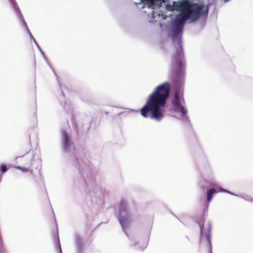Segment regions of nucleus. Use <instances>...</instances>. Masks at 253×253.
I'll list each match as a JSON object with an SVG mask.
<instances>
[{
  "mask_svg": "<svg viewBox=\"0 0 253 253\" xmlns=\"http://www.w3.org/2000/svg\"><path fill=\"white\" fill-rule=\"evenodd\" d=\"M180 14L176 16L172 22L173 28L172 36L174 42V50L171 55V63L173 69L181 71L185 65V59L182 46L181 37L182 29L185 20L191 19L192 21L198 20L201 16L208 12L205 5L199 3H193L187 9L180 11Z\"/></svg>",
  "mask_w": 253,
  "mask_h": 253,
  "instance_id": "obj_1",
  "label": "nucleus"
},
{
  "mask_svg": "<svg viewBox=\"0 0 253 253\" xmlns=\"http://www.w3.org/2000/svg\"><path fill=\"white\" fill-rule=\"evenodd\" d=\"M16 168L18 169L21 170L23 172H28L30 171V169L25 167H22L21 166H18Z\"/></svg>",
  "mask_w": 253,
  "mask_h": 253,
  "instance_id": "obj_11",
  "label": "nucleus"
},
{
  "mask_svg": "<svg viewBox=\"0 0 253 253\" xmlns=\"http://www.w3.org/2000/svg\"><path fill=\"white\" fill-rule=\"evenodd\" d=\"M251 201H253V199L252 198V200Z\"/></svg>",
  "mask_w": 253,
  "mask_h": 253,
  "instance_id": "obj_16",
  "label": "nucleus"
},
{
  "mask_svg": "<svg viewBox=\"0 0 253 253\" xmlns=\"http://www.w3.org/2000/svg\"><path fill=\"white\" fill-rule=\"evenodd\" d=\"M204 222V216H203L202 218L199 219L198 221V224L200 226V229H201V233H202L203 232Z\"/></svg>",
  "mask_w": 253,
  "mask_h": 253,
  "instance_id": "obj_9",
  "label": "nucleus"
},
{
  "mask_svg": "<svg viewBox=\"0 0 253 253\" xmlns=\"http://www.w3.org/2000/svg\"><path fill=\"white\" fill-rule=\"evenodd\" d=\"M215 193H216V191L214 188H211L207 191V198L208 202L211 201L212 199V195Z\"/></svg>",
  "mask_w": 253,
  "mask_h": 253,
  "instance_id": "obj_7",
  "label": "nucleus"
},
{
  "mask_svg": "<svg viewBox=\"0 0 253 253\" xmlns=\"http://www.w3.org/2000/svg\"><path fill=\"white\" fill-rule=\"evenodd\" d=\"M0 170L2 173H4L7 170V168L6 166H2L0 169Z\"/></svg>",
  "mask_w": 253,
  "mask_h": 253,
  "instance_id": "obj_12",
  "label": "nucleus"
},
{
  "mask_svg": "<svg viewBox=\"0 0 253 253\" xmlns=\"http://www.w3.org/2000/svg\"><path fill=\"white\" fill-rule=\"evenodd\" d=\"M210 228H211L210 226H209V228H208V233L206 235V238H207V242L209 245V248L210 249V253H211V235L210 234Z\"/></svg>",
  "mask_w": 253,
  "mask_h": 253,
  "instance_id": "obj_8",
  "label": "nucleus"
},
{
  "mask_svg": "<svg viewBox=\"0 0 253 253\" xmlns=\"http://www.w3.org/2000/svg\"><path fill=\"white\" fill-rule=\"evenodd\" d=\"M225 0V1H228V0Z\"/></svg>",
  "mask_w": 253,
  "mask_h": 253,
  "instance_id": "obj_15",
  "label": "nucleus"
},
{
  "mask_svg": "<svg viewBox=\"0 0 253 253\" xmlns=\"http://www.w3.org/2000/svg\"><path fill=\"white\" fill-rule=\"evenodd\" d=\"M168 0H141L144 6L148 8L154 9L160 7L162 3L166 2Z\"/></svg>",
  "mask_w": 253,
  "mask_h": 253,
  "instance_id": "obj_5",
  "label": "nucleus"
},
{
  "mask_svg": "<svg viewBox=\"0 0 253 253\" xmlns=\"http://www.w3.org/2000/svg\"><path fill=\"white\" fill-rule=\"evenodd\" d=\"M13 5L14 6V7L15 8V9L17 10H18V8L17 7V4L14 2H13Z\"/></svg>",
  "mask_w": 253,
  "mask_h": 253,
  "instance_id": "obj_13",
  "label": "nucleus"
},
{
  "mask_svg": "<svg viewBox=\"0 0 253 253\" xmlns=\"http://www.w3.org/2000/svg\"><path fill=\"white\" fill-rule=\"evenodd\" d=\"M193 3H191L187 0H184L182 1H173L172 4H167L166 7L169 11L176 10L180 11L183 9L188 8Z\"/></svg>",
  "mask_w": 253,
  "mask_h": 253,
  "instance_id": "obj_4",
  "label": "nucleus"
},
{
  "mask_svg": "<svg viewBox=\"0 0 253 253\" xmlns=\"http://www.w3.org/2000/svg\"><path fill=\"white\" fill-rule=\"evenodd\" d=\"M172 104L175 108H178L179 106L181 105L179 96L178 94H174L173 99L172 100Z\"/></svg>",
  "mask_w": 253,
  "mask_h": 253,
  "instance_id": "obj_6",
  "label": "nucleus"
},
{
  "mask_svg": "<svg viewBox=\"0 0 253 253\" xmlns=\"http://www.w3.org/2000/svg\"><path fill=\"white\" fill-rule=\"evenodd\" d=\"M152 15H153V17H155V13H154V12H153V13H152Z\"/></svg>",
  "mask_w": 253,
  "mask_h": 253,
  "instance_id": "obj_14",
  "label": "nucleus"
},
{
  "mask_svg": "<svg viewBox=\"0 0 253 253\" xmlns=\"http://www.w3.org/2000/svg\"><path fill=\"white\" fill-rule=\"evenodd\" d=\"M119 220L123 228L128 225L130 221V216L127 213L126 204L124 201H122L119 206Z\"/></svg>",
  "mask_w": 253,
  "mask_h": 253,
  "instance_id": "obj_3",
  "label": "nucleus"
},
{
  "mask_svg": "<svg viewBox=\"0 0 253 253\" xmlns=\"http://www.w3.org/2000/svg\"><path fill=\"white\" fill-rule=\"evenodd\" d=\"M176 109H178L179 111H180V112L183 115H185L187 113V110L183 106L180 105V106H179L178 108Z\"/></svg>",
  "mask_w": 253,
  "mask_h": 253,
  "instance_id": "obj_10",
  "label": "nucleus"
},
{
  "mask_svg": "<svg viewBox=\"0 0 253 253\" xmlns=\"http://www.w3.org/2000/svg\"><path fill=\"white\" fill-rule=\"evenodd\" d=\"M170 89L168 82L157 86L141 109V115L144 118L150 117L151 119L160 121L164 117V108L167 99L169 96Z\"/></svg>",
  "mask_w": 253,
  "mask_h": 253,
  "instance_id": "obj_2",
  "label": "nucleus"
}]
</instances>
